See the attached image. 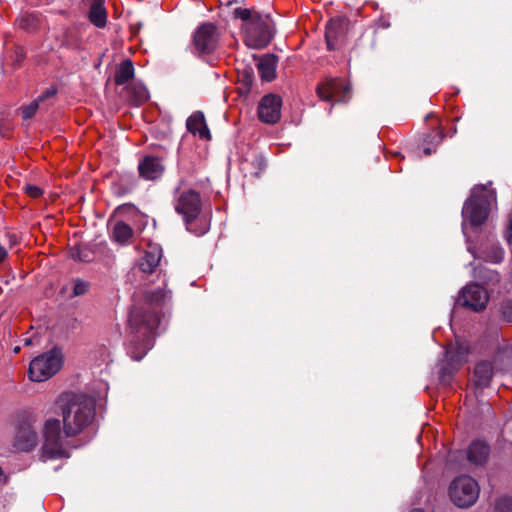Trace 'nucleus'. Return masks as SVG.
I'll list each match as a JSON object with an SVG mask.
<instances>
[{"mask_svg": "<svg viewBox=\"0 0 512 512\" xmlns=\"http://www.w3.org/2000/svg\"><path fill=\"white\" fill-rule=\"evenodd\" d=\"M62 365V358L56 349L35 357L29 365V378L35 382H42L56 374Z\"/></svg>", "mask_w": 512, "mask_h": 512, "instance_id": "6", "label": "nucleus"}, {"mask_svg": "<svg viewBox=\"0 0 512 512\" xmlns=\"http://www.w3.org/2000/svg\"><path fill=\"white\" fill-rule=\"evenodd\" d=\"M456 132H457V128H456V126H453V127H452V128H450V130L447 132V135H448V136H450V137H452V136H454V135L456 134Z\"/></svg>", "mask_w": 512, "mask_h": 512, "instance_id": "43", "label": "nucleus"}, {"mask_svg": "<svg viewBox=\"0 0 512 512\" xmlns=\"http://www.w3.org/2000/svg\"><path fill=\"white\" fill-rule=\"evenodd\" d=\"M468 448H488V444L484 441H473Z\"/></svg>", "mask_w": 512, "mask_h": 512, "instance_id": "39", "label": "nucleus"}, {"mask_svg": "<svg viewBox=\"0 0 512 512\" xmlns=\"http://www.w3.org/2000/svg\"><path fill=\"white\" fill-rule=\"evenodd\" d=\"M31 344H32V339L31 338L24 339V345L29 346Z\"/></svg>", "mask_w": 512, "mask_h": 512, "instance_id": "44", "label": "nucleus"}, {"mask_svg": "<svg viewBox=\"0 0 512 512\" xmlns=\"http://www.w3.org/2000/svg\"><path fill=\"white\" fill-rule=\"evenodd\" d=\"M277 56L265 54L259 58L257 63L258 73L262 80L270 82L276 77Z\"/></svg>", "mask_w": 512, "mask_h": 512, "instance_id": "19", "label": "nucleus"}, {"mask_svg": "<svg viewBox=\"0 0 512 512\" xmlns=\"http://www.w3.org/2000/svg\"><path fill=\"white\" fill-rule=\"evenodd\" d=\"M175 211L182 216L187 230L197 232L193 229V222L199 216L202 209V201L199 192L188 189L180 192L174 205Z\"/></svg>", "mask_w": 512, "mask_h": 512, "instance_id": "7", "label": "nucleus"}, {"mask_svg": "<svg viewBox=\"0 0 512 512\" xmlns=\"http://www.w3.org/2000/svg\"><path fill=\"white\" fill-rule=\"evenodd\" d=\"M57 94V89L56 87H50V88H47L45 91L42 92L41 95H39V97L37 98V100L40 102L44 101L45 99L47 98H50V97H53Z\"/></svg>", "mask_w": 512, "mask_h": 512, "instance_id": "36", "label": "nucleus"}, {"mask_svg": "<svg viewBox=\"0 0 512 512\" xmlns=\"http://www.w3.org/2000/svg\"><path fill=\"white\" fill-rule=\"evenodd\" d=\"M346 34L345 21L340 18H332L326 24L325 40L328 50L339 49Z\"/></svg>", "mask_w": 512, "mask_h": 512, "instance_id": "13", "label": "nucleus"}, {"mask_svg": "<svg viewBox=\"0 0 512 512\" xmlns=\"http://www.w3.org/2000/svg\"><path fill=\"white\" fill-rule=\"evenodd\" d=\"M38 108H39V101L37 99L34 100L33 102H31L30 104H28L27 106L22 107V109H21L22 118L25 120L31 119L36 114Z\"/></svg>", "mask_w": 512, "mask_h": 512, "instance_id": "30", "label": "nucleus"}, {"mask_svg": "<svg viewBox=\"0 0 512 512\" xmlns=\"http://www.w3.org/2000/svg\"><path fill=\"white\" fill-rule=\"evenodd\" d=\"M135 99L133 101L134 105L139 106L148 100V93L143 87H134Z\"/></svg>", "mask_w": 512, "mask_h": 512, "instance_id": "31", "label": "nucleus"}, {"mask_svg": "<svg viewBox=\"0 0 512 512\" xmlns=\"http://www.w3.org/2000/svg\"><path fill=\"white\" fill-rule=\"evenodd\" d=\"M204 232H205V230H201V231H199L198 233H199V234H203Z\"/></svg>", "mask_w": 512, "mask_h": 512, "instance_id": "48", "label": "nucleus"}, {"mask_svg": "<svg viewBox=\"0 0 512 512\" xmlns=\"http://www.w3.org/2000/svg\"><path fill=\"white\" fill-rule=\"evenodd\" d=\"M489 301L487 290L477 284H467L461 291L458 302L460 305L469 308L475 312L482 311L486 308Z\"/></svg>", "mask_w": 512, "mask_h": 512, "instance_id": "9", "label": "nucleus"}, {"mask_svg": "<svg viewBox=\"0 0 512 512\" xmlns=\"http://www.w3.org/2000/svg\"><path fill=\"white\" fill-rule=\"evenodd\" d=\"M42 19L37 13H25L18 19V25L27 32H35L41 26Z\"/></svg>", "mask_w": 512, "mask_h": 512, "instance_id": "25", "label": "nucleus"}, {"mask_svg": "<svg viewBox=\"0 0 512 512\" xmlns=\"http://www.w3.org/2000/svg\"><path fill=\"white\" fill-rule=\"evenodd\" d=\"M164 170L165 167L162 163V158L153 155L143 157L138 164L140 177L149 181L160 178Z\"/></svg>", "mask_w": 512, "mask_h": 512, "instance_id": "14", "label": "nucleus"}, {"mask_svg": "<svg viewBox=\"0 0 512 512\" xmlns=\"http://www.w3.org/2000/svg\"><path fill=\"white\" fill-rule=\"evenodd\" d=\"M494 512H512V496L503 495L494 504Z\"/></svg>", "mask_w": 512, "mask_h": 512, "instance_id": "28", "label": "nucleus"}, {"mask_svg": "<svg viewBox=\"0 0 512 512\" xmlns=\"http://www.w3.org/2000/svg\"><path fill=\"white\" fill-rule=\"evenodd\" d=\"M133 234V229L123 221H118L114 225L113 240L121 245L128 244Z\"/></svg>", "mask_w": 512, "mask_h": 512, "instance_id": "24", "label": "nucleus"}, {"mask_svg": "<svg viewBox=\"0 0 512 512\" xmlns=\"http://www.w3.org/2000/svg\"><path fill=\"white\" fill-rule=\"evenodd\" d=\"M170 291L157 288L146 292L142 303L135 304L129 314V326L134 333H139L142 339L134 335L128 344L127 351L132 359L140 361L150 349V334L158 328L162 309L170 299Z\"/></svg>", "mask_w": 512, "mask_h": 512, "instance_id": "1", "label": "nucleus"}, {"mask_svg": "<svg viewBox=\"0 0 512 512\" xmlns=\"http://www.w3.org/2000/svg\"><path fill=\"white\" fill-rule=\"evenodd\" d=\"M504 258V250L501 247H493L491 254L486 256V259L493 263H500Z\"/></svg>", "mask_w": 512, "mask_h": 512, "instance_id": "32", "label": "nucleus"}, {"mask_svg": "<svg viewBox=\"0 0 512 512\" xmlns=\"http://www.w3.org/2000/svg\"><path fill=\"white\" fill-rule=\"evenodd\" d=\"M62 405L64 434L72 437L90 425L95 415V400L86 394L67 393L60 398Z\"/></svg>", "mask_w": 512, "mask_h": 512, "instance_id": "2", "label": "nucleus"}, {"mask_svg": "<svg viewBox=\"0 0 512 512\" xmlns=\"http://www.w3.org/2000/svg\"><path fill=\"white\" fill-rule=\"evenodd\" d=\"M135 69L133 62L130 59L122 61L116 68L114 74V83L117 86H122L134 78Z\"/></svg>", "mask_w": 512, "mask_h": 512, "instance_id": "21", "label": "nucleus"}, {"mask_svg": "<svg viewBox=\"0 0 512 512\" xmlns=\"http://www.w3.org/2000/svg\"><path fill=\"white\" fill-rule=\"evenodd\" d=\"M453 369L449 363L443 364L439 370V381L444 385H449L452 380Z\"/></svg>", "mask_w": 512, "mask_h": 512, "instance_id": "29", "label": "nucleus"}, {"mask_svg": "<svg viewBox=\"0 0 512 512\" xmlns=\"http://www.w3.org/2000/svg\"><path fill=\"white\" fill-rule=\"evenodd\" d=\"M490 202L484 186L473 189L471 196L465 201L462 216L472 227L484 224L489 216Z\"/></svg>", "mask_w": 512, "mask_h": 512, "instance_id": "4", "label": "nucleus"}, {"mask_svg": "<svg viewBox=\"0 0 512 512\" xmlns=\"http://www.w3.org/2000/svg\"><path fill=\"white\" fill-rule=\"evenodd\" d=\"M68 457H70L69 450H40L39 455V459L42 462Z\"/></svg>", "mask_w": 512, "mask_h": 512, "instance_id": "27", "label": "nucleus"}, {"mask_svg": "<svg viewBox=\"0 0 512 512\" xmlns=\"http://www.w3.org/2000/svg\"><path fill=\"white\" fill-rule=\"evenodd\" d=\"M25 192L31 198H39L43 194V190L36 185H26Z\"/></svg>", "mask_w": 512, "mask_h": 512, "instance_id": "35", "label": "nucleus"}, {"mask_svg": "<svg viewBox=\"0 0 512 512\" xmlns=\"http://www.w3.org/2000/svg\"><path fill=\"white\" fill-rule=\"evenodd\" d=\"M502 315L506 321L512 322V300H508L502 304Z\"/></svg>", "mask_w": 512, "mask_h": 512, "instance_id": "34", "label": "nucleus"}, {"mask_svg": "<svg viewBox=\"0 0 512 512\" xmlns=\"http://www.w3.org/2000/svg\"><path fill=\"white\" fill-rule=\"evenodd\" d=\"M180 170L182 173L188 175V176H193L197 173V168L195 165H191L190 167H186L183 162L180 163Z\"/></svg>", "mask_w": 512, "mask_h": 512, "instance_id": "37", "label": "nucleus"}, {"mask_svg": "<svg viewBox=\"0 0 512 512\" xmlns=\"http://www.w3.org/2000/svg\"><path fill=\"white\" fill-rule=\"evenodd\" d=\"M317 96L324 101H345L350 94V87L339 78L328 79L317 85Z\"/></svg>", "mask_w": 512, "mask_h": 512, "instance_id": "10", "label": "nucleus"}, {"mask_svg": "<svg viewBox=\"0 0 512 512\" xmlns=\"http://www.w3.org/2000/svg\"><path fill=\"white\" fill-rule=\"evenodd\" d=\"M244 0H226L223 4L226 6H231L233 4H239L242 3Z\"/></svg>", "mask_w": 512, "mask_h": 512, "instance_id": "42", "label": "nucleus"}, {"mask_svg": "<svg viewBox=\"0 0 512 512\" xmlns=\"http://www.w3.org/2000/svg\"><path fill=\"white\" fill-rule=\"evenodd\" d=\"M162 257V249L158 245H149L139 261L142 272L151 274L155 271Z\"/></svg>", "mask_w": 512, "mask_h": 512, "instance_id": "16", "label": "nucleus"}, {"mask_svg": "<svg viewBox=\"0 0 512 512\" xmlns=\"http://www.w3.org/2000/svg\"><path fill=\"white\" fill-rule=\"evenodd\" d=\"M89 5L88 19L98 28H104L107 24V11L104 7L105 0H84Z\"/></svg>", "mask_w": 512, "mask_h": 512, "instance_id": "18", "label": "nucleus"}, {"mask_svg": "<svg viewBox=\"0 0 512 512\" xmlns=\"http://www.w3.org/2000/svg\"><path fill=\"white\" fill-rule=\"evenodd\" d=\"M458 452L461 456L466 457L468 462L471 465H474L476 467L483 466L489 457V450H455Z\"/></svg>", "mask_w": 512, "mask_h": 512, "instance_id": "26", "label": "nucleus"}, {"mask_svg": "<svg viewBox=\"0 0 512 512\" xmlns=\"http://www.w3.org/2000/svg\"><path fill=\"white\" fill-rule=\"evenodd\" d=\"M38 443L37 433L29 423H23L17 428L14 448H35Z\"/></svg>", "mask_w": 512, "mask_h": 512, "instance_id": "15", "label": "nucleus"}, {"mask_svg": "<svg viewBox=\"0 0 512 512\" xmlns=\"http://www.w3.org/2000/svg\"><path fill=\"white\" fill-rule=\"evenodd\" d=\"M232 17L242 21L244 41L250 48L262 49L271 42L274 27L268 15H262L255 7H236Z\"/></svg>", "mask_w": 512, "mask_h": 512, "instance_id": "3", "label": "nucleus"}, {"mask_svg": "<svg viewBox=\"0 0 512 512\" xmlns=\"http://www.w3.org/2000/svg\"><path fill=\"white\" fill-rule=\"evenodd\" d=\"M411 512H424V510H422V509H414Z\"/></svg>", "mask_w": 512, "mask_h": 512, "instance_id": "46", "label": "nucleus"}, {"mask_svg": "<svg viewBox=\"0 0 512 512\" xmlns=\"http://www.w3.org/2000/svg\"><path fill=\"white\" fill-rule=\"evenodd\" d=\"M89 290L88 282L84 280H76L73 287V293L76 296L84 295Z\"/></svg>", "mask_w": 512, "mask_h": 512, "instance_id": "33", "label": "nucleus"}, {"mask_svg": "<svg viewBox=\"0 0 512 512\" xmlns=\"http://www.w3.org/2000/svg\"><path fill=\"white\" fill-rule=\"evenodd\" d=\"M266 160L261 155H254L250 160L242 162V171L244 176L250 179L259 178L266 169Z\"/></svg>", "mask_w": 512, "mask_h": 512, "instance_id": "20", "label": "nucleus"}, {"mask_svg": "<svg viewBox=\"0 0 512 512\" xmlns=\"http://www.w3.org/2000/svg\"><path fill=\"white\" fill-rule=\"evenodd\" d=\"M480 487L470 476H458L450 483L449 496L451 501L460 508L472 506L478 499Z\"/></svg>", "mask_w": 512, "mask_h": 512, "instance_id": "5", "label": "nucleus"}, {"mask_svg": "<svg viewBox=\"0 0 512 512\" xmlns=\"http://www.w3.org/2000/svg\"><path fill=\"white\" fill-rule=\"evenodd\" d=\"M445 136L446 135L441 128H438L436 131L427 134L423 139V154L425 156H429L435 152L436 147L441 143Z\"/></svg>", "mask_w": 512, "mask_h": 512, "instance_id": "23", "label": "nucleus"}, {"mask_svg": "<svg viewBox=\"0 0 512 512\" xmlns=\"http://www.w3.org/2000/svg\"><path fill=\"white\" fill-rule=\"evenodd\" d=\"M507 241L509 244H512V214L510 215L509 225L507 229Z\"/></svg>", "mask_w": 512, "mask_h": 512, "instance_id": "40", "label": "nucleus"}, {"mask_svg": "<svg viewBox=\"0 0 512 512\" xmlns=\"http://www.w3.org/2000/svg\"><path fill=\"white\" fill-rule=\"evenodd\" d=\"M186 127L190 133L198 135L201 139H211L209 128L206 124L204 114L201 111H196L188 117Z\"/></svg>", "mask_w": 512, "mask_h": 512, "instance_id": "17", "label": "nucleus"}, {"mask_svg": "<svg viewBox=\"0 0 512 512\" xmlns=\"http://www.w3.org/2000/svg\"><path fill=\"white\" fill-rule=\"evenodd\" d=\"M242 81L247 87H250L253 83V74L250 71H244L242 74Z\"/></svg>", "mask_w": 512, "mask_h": 512, "instance_id": "38", "label": "nucleus"}, {"mask_svg": "<svg viewBox=\"0 0 512 512\" xmlns=\"http://www.w3.org/2000/svg\"><path fill=\"white\" fill-rule=\"evenodd\" d=\"M7 255L8 254L6 249L0 245V263H2L6 259Z\"/></svg>", "mask_w": 512, "mask_h": 512, "instance_id": "41", "label": "nucleus"}, {"mask_svg": "<svg viewBox=\"0 0 512 512\" xmlns=\"http://www.w3.org/2000/svg\"><path fill=\"white\" fill-rule=\"evenodd\" d=\"M459 119H460V117L456 116V117L454 118V121H458Z\"/></svg>", "mask_w": 512, "mask_h": 512, "instance_id": "47", "label": "nucleus"}, {"mask_svg": "<svg viewBox=\"0 0 512 512\" xmlns=\"http://www.w3.org/2000/svg\"><path fill=\"white\" fill-rule=\"evenodd\" d=\"M1 477H4L3 482L5 483V482L7 481V477H6V476H4V471H3V469L0 467V478H1Z\"/></svg>", "mask_w": 512, "mask_h": 512, "instance_id": "45", "label": "nucleus"}, {"mask_svg": "<svg viewBox=\"0 0 512 512\" xmlns=\"http://www.w3.org/2000/svg\"><path fill=\"white\" fill-rule=\"evenodd\" d=\"M218 41V29L209 22L201 24L193 35V45L199 55L212 54L218 46Z\"/></svg>", "mask_w": 512, "mask_h": 512, "instance_id": "8", "label": "nucleus"}, {"mask_svg": "<svg viewBox=\"0 0 512 512\" xmlns=\"http://www.w3.org/2000/svg\"><path fill=\"white\" fill-rule=\"evenodd\" d=\"M282 99L276 94H267L259 102L257 114L261 122L276 124L281 118Z\"/></svg>", "mask_w": 512, "mask_h": 512, "instance_id": "11", "label": "nucleus"}, {"mask_svg": "<svg viewBox=\"0 0 512 512\" xmlns=\"http://www.w3.org/2000/svg\"><path fill=\"white\" fill-rule=\"evenodd\" d=\"M63 433L61 421L56 418L47 419L41 430V448H61Z\"/></svg>", "mask_w": 512, "mask_h": 512, "instance_id": "12", "label": "nucleus"}, {"mask_svg": "<svg viewBox=\"0 0 512 512\" xmlns=\"http://www.w3.org/2000/svg\"><path fill=\"white\" fill-rule=\"evenodd\" d=\"M493 376L491 363L483 361L478 363L474 369L475 385L479 388L487 387Z\"/></svg>", "mask_w": 512, "mask_h": 512, "instance_id": "22", "label": "nucleus"}]
</instances>
